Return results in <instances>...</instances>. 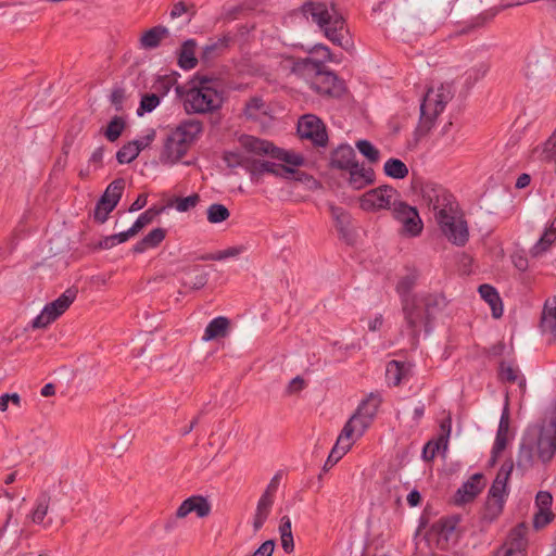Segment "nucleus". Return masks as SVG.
Returning <instances> with one entry per match:
<instances>
[{"mask_svg":"<svg viewBox=\"0 0 556 556\" xmlns=\"http://www.w3.org/2000/svg\"><path fill=\"white\" fill-rule=\"evenodd\" d=\"M298 134L302 139L309 140L315 147L328 144V132L325 123L314 114H305L298 122Z\"/></svg>","mask_w":556,"mask_h":556,"instance_id":"6","label":"nucleus"},{"mask_svg":"<svg viewBox=\"0 0 556 556\" xmlns=\"http://www.w3.org/2000/svg\"><path fill=\"white\" fill-rule=\"evenodd\" d=\"M509 412L508 408L505 407L501 418L500 424L495 437V441L493 446H495V453L496 452H504L508 444V432H509Z\"/></svg>","mask_w":556,"mask_h":556,"instance_id":"30","label":"nucleus"},{"mask_svg":"<svg viewBox=\"0 0 556 556\" xmlns=\"http://www.w3.org/2000/svg\"><path fill=\"white\" fill-rule=\"evenodd\" d=\"M443 188L441 185L434 182L420 184V192L422 200L428 206H433L434 203H439V195L442 194Z\"/></svg>","mask_w":556,"mask_h":556,"instance_id":"41","label":"nucleus"},{"mask_svg":"<svg viewBox=\"0 0 556 556\" xmlns=\"http://www.w3.org/2000/svg\"><path fill=\"white\" fill-rule=\"evenodd\" d=\"M382 399L377 393H370L357 406L355 413L344 425L341 438L352 439L354 434L359 438L372 424Z\"/></svg>","mask_w":556,"mask_h":556,"instance_id":"3","label":"nucleus"},{"mask_svg":"<svg viewBox=\"0 0 556 556\" xmlns=\"http://www.w3.org/2000/svg\"><path fill=\"white\" fill-rule=\"evenodd\" d=\"M478 291L480 293V296L490 305L492 316L494 318L502 317L503 303L497 290L489 283H483L479 286Z\"/></svg>","mask_w":556,"mask_h":556,"instance_id":"25","label":"nucleus"},{"mask_svg":"<svg viewBox=\"0 0 556 556\" xmlns=\"http://www.w3.org/2000/svg\"><path fill=\"white\" fill-rule=\"evenodd\" d=\"M166 233H167V231L164 228H161V227L154 228L148 235H146L143 237L144 243H148L150 249L156 248L165 239Z\"/></svg>","mask_w":556,"mask_h":556,"instance_id":"63","label":"nucleus"},{"mask_svg":"<svg viewBox=\"0 0 556 556\" xmlns=\"http://www.w3.org/2000/svg\"><path fill=\"white\" fill-rule=\"evenodd\" d=\"M455 198L448 192L446 189L442 191V194L439 195V203H434L432 208L440 213L442 210H446V213H452L454 211Z\"/></svg>","mask_w":556,"mask_h":556,"instance_id":"58","label":"nucleus"},{"mask_svg":"<svg viewBox=\"0 0 556 556\" xmlns=\"http://www.w3.org/2000/svg\"><path fill=\"white\" fill-rule=\"evenodd\" d=\"M424 229L422 219L419 216V212L416 211V216L410 215L407 219L402 223V232L409 237H417Z\"/></svg>","mask_w":556,"mask_h":556,"instance_id":"46","label":"nucleus"},{"mask_svg":"<svg viewBox=\"0 0 556 556\" xmlns=\"http://www.w3.org/2000/svg\"><path fill=\"white\" fill-rule=\"evenodd\" d=\"M375 182V172L371 167H365L357 162V167L348 177L349 186L354 190H361Z\"/></svg>","mask_w":556,"mask_h":556,"instance_id":"22","label":"nucleus"},{"mask_svg":"<svg viewBox=\"0 0 556 556\" xmlns=\"http://www.w3.org/2000/svg\"><path fill=\"white\" fill-rule=\"evenodd\" d=\"M127 99L126 90L123 87H114L110 94V103L117 113L124 111V102Z\"/></svg>","mask_w":556,"mask_h":556,"instance_id":"59","label":"nucleus"},{"mask_svg":"<svg viewBox=\"0 0 556 556\" xmlns=\"http://www.w3.org/2000/svg\"><path fill=\"white\" fill-rule=\"evenodd\" d=\"M497 14V10H489L476 16L469 25L459 30V35H466L477 27L484 26L488 22L493 20Z\"/></svg>","mask_w":556,"mask_h":556,"instance_id":"51","label":"nucleus"},{"mask_svg":"<svg viewBox=\"0 0 556 556\" xmlns=\"http://www.w3.org/2000/svg\"><path fill=\"white\" fill-rule=\"evenodd\" d=\"M397 190L390 185H381L377 188L366 191L359 198V206L366 212H377L380 210H390L393 205L391 201Z\"/></svg>","mask_w":556,"mask_h":556,"instance_id":"7","label":"nucleus"},{"mask_svg":"<svg viewBox=\"0 0 556 556\" xmlns=\"http://www.w3.org/2000/svg\"><path fill=\"white\" fill-rule=\"evenodd\" d=\"M197 41L195 39L185 40L177 51V64L185 71H190L198 65L195 56Z\"/></svg>","mask_w":556,"mask_h":556,"instance_id":"20","label":"nucleus"},{"mask_svg":"<svg viewBox=\"0 0 556 556\" xmlns=\"http://www.w3.org/2000/svg\"><path fill=\"white\" fill-rule=\"evenodd\" d=\"M117 204L114 202H105L104 204H101V199L99 198L93 211L94 222L100 225L104 224L108 220L110 213L113 212Z\"/></svg>","mask_w":556,"mask_h":556,"instance_id":"54","label":"nucleus"},{"mask_svg":"<svg viewBox=\"0 0 556 556\" xmlns=\"http://www.w3.org/2000/svg\"><path fill=\"white\" fill-rule=\"evenodd\" d=\"M231 40L232 39L229 35H224L218 40L211 41L210 43L205 45L201 53L202 62L207 63L213 59L219 56L226 49H228Z\"/></svg>","mask_w":556,"mask_h":556,"instance_id":"29","label":"nucleus"},{"mask_svg":"<svg viewBox=\"0 0 556 556\" xmlns=\"http://www.w3.org/2000/svg\"><path fill=\"white\" fill-rule=\"evenodd\" d=\"M77 292L78 291L76 288H68L58 299L45 306L50 312L51 319L56 320L62 314L66 312V309L75 301Z\"/></svg>","mask_w":556,"mask_h":556,"instance_id":"21","label":"nucleus"},{"mask_svg":"<svg viewBox=\"0 0 556 556\" xmlns=\"http://www.w3.org/2000/svg\"><path fill=\"white\" fill-rule=\"evenodd\" d=\"M176 78L170 75L157 76V78L152 85V89L154 90L153 93L162 100V98L169 92V90L174 85H176Z\"/></svg>","mask_w":556,"mask_h":556,"instance_id":"49","label":"nucleus"},{"mask_svg":"<svg viewBox=\"0 0 556 556\" xmlns=\"http://www.w3.org/2000/svg\"><path fill=\"white\" fill-rule=\"evenodd\" d=\"M127 126V122L125 117L119 115H114L105 127L100 129V134H102L106 140L110 142H115L124 132Z\"/></svg>","mask_w":556,"mask_h":556,"instance_id":"31","label":"nucleus"},{"mask_svg":"<svg viewBox=\"0 0 556 556\" xmlns=\"http://www.w3.org/2000/svg\"><path fill=\"white\" fill-rule=\"evenodd\" d=\"M177 134L179 146L185 147V143L191 144L198 139L203 131V123L195 118L182 121L174 130Z\"/></svg>","mask_w":556,"mask_h":556,"instance_id":"18","label":"nucleus"},{"mask_svg":"<svg viewBox=\"0 0 556 556\" xmlns=\"http://www.w3.org/2000/svg\"><path fill=\"white\" fill-rule=\"evenodd\" d=\"M185 13L189 14V18H188V23H189L192 20V17L197 14L195 5L193 3L187 4L185 1H178L173 4L172 10H170L172 18L179 17Z\"/></svg>","mask_w":556,"mask_h":556,"instance_id":"57","label":"nucleus"},{"mask_svg":"<svg viewBox=\"0 0 556 556\" xmlns=\"http://www.w3.org/2000/svg\"><path fill=\"white\" fill-rule=\"evenodd\" d=\"M505 498H493L486 496L483 507L482 519L488 522H493L503 513Z\"/></svg>","mask_w":556,"mask_h":556,"instance_id":"35","label":"nucleus"},{"mask_svg":"<svg viewBox=\"0 0 556 556\" xmlns=\"http://www.w3.org/2000/svg\"><path fill=\"white\" fill-rule=\"evenodd\" d=\"M551 71V63L547 58L542 55L539 58L528 56L527 64L525 67V75L528 79H538L540 77H547Z\"/></svg>","mask_w":556,"mask_h":556,"instance_id":"23","label":"nucleus"},{"mask_svg":"<svg viewBox=\"0 0 556 556\" xmlns=\"http://www.w3.org/2000/svg\"><path fill=\"white\" fill-rule=\"evenodd\" d=\"M556 240L554 236L547 233L546 231L543 232L539 241L534 244V247L531 250V253L533 256H538L541 253L547 251L552 243Z\"/></svg>","mask_w":556,"mask_h":556,"instance_id":"64","label":"nucleus"},{"mask_svg":"<svg viewBox=\"0 0 556 556\" xmlns=\"http://www.w3.org/2000/svg\"><path fill=\"white\" fill-rule=\"evenodd\" d=\"M530 428L533 430V441L538 458L543 464L549 463L556 452V416L547 425Z\"/></svg>","mask_w":556,"mask_h":556,"instance_id":"5","label":"nucleus"},{"mask_svg":"<svg viewBox=\"0 0 556 556\" xmlns=\"http://www.w3.org/2000/svg\"><path fill=\"white\" fill-rule=\"evenodd\" d=\"M333 14L328 11L326 3L306 1L301 7L304 16H311L324 30L325 36L336 46L349 50L352 46L350 31L344 17L337 13L334 3H331Z\"/></svg>","mask_w":556,"mask_h":556,"instance_id":"1","label":"nucleus"},{"mask_svg":"<svg viewBox=\"0 0 556 556\" xmlns=\"http://www.w3.org/2000/svg\"><path fill=\"white\" fill-rule=\"evenodd\" d=\"M329 210L336 222L337 230L343 238H346L349 233V226L351 224V215L341 206L330 205Z\"/></svg>","mask_w":556,"mask_h":556,"instance_id":"33","label":"nucleus"},{"mask_svg":"<svg viewBox=\"0 0 556 556\" xmlns=\"http://www.w3.org/2000/svg\"><path fill=\"white\" fill-rule=\"evenodd\" d=\"M437 220L443 235L455 245L464 247L469 239L467 223L464 219L455 220L454 216L442 210L437 213Z\"/></svg>","mask_w":556,"mask_h":556,"instance_id":"8","label":"nucleus"},{"mask_svg":"<svg viewBox=\"0 0 556 556\" xmlns=\"http://www.w3.org/2000/svg\"><path fill=\"white\" fill-rule=\"evenodd\" d=\"M405 364L400 361H390L387 365V379L389 381V384H392L394 387H397L401 384L404 375H405Z\"/></svg>","mask_w":556,"mask_h":556,"instance_id":"40","label":"nucleus"},{"mask_svg":"<svg viewBox=\"0 0 556 556\" xmlns=\"http://www.w3.org/2000/svg\"><path fill=\"white\" fill-rule=\"evenodd\" d=\"M164 206L153 205L146 210L132 224L131 228L135 233H139L146 226L150 225L156 216H159L163 211Z\"/></svg>","mask_w":556,"mask_h":556,"instance_id":"38","label":"nucleus"},{"mask_svg":"<svg viewBox=\"0 0 556 556\" xmlns=\"http://www.w3.org/2000/svg\"><path fill=\"white\" fill-rule=\"evenodd\" d=\"M200 202V195L198 193H192L185 198H175L173 202L168 203V206H172L173 203H175V207L178 212L185 213L189 210L197 206V204Z\"/></svg>","mask_w":556,"mask_h":556,"instance_id":"55","label":"nucleus"},{"mask_svg":"<svg viewBox=\"0 0 556 556\" xmlns=\"http://www.w3.org/2000/svg\"><path fill=\"white\" fill-rule=\"evenodd\" d=\"M125 184L124 178H116L109 184L105 191L100 197L101 204H104L105 202H114L115 204H118L125 189Z\"/></svg>","mask_w":556,"mask_h":556,"instance_id":"34","label":"nucleus"},{"mask_svg":"<svg viewBox=\"0 0 556 556\" xmlns=\"http://www.w3.org/2000/svg\"><path fill=\"white\" fill-rule=\"evenodd\" d=\"M207 220L211 224H219L227 220L230 216L229 210L220 203H213L206 211Z\"/></svg>","mask_w":556,"mask_h":556,"instance_id":"48","label":"nucleus"},{"mask_svg":"<svg viewBox=\"0 0 556 556\" xmlns=\"http://www.w3.org/2000/svg\"><path fill=\"white\" fill-rule=\"evenodd\" d=\"M321 67H323V62L311 59V58H305V59L295 60L293 62L292 72L298 75H304L305 73H311V72L316 74V70L321 68Z\"/></svg>","mask_w":556,"mask_h":556,"instance_id":"44","label":"nucleus"},{"mask_svg":"<svg viewBox=\"0 0 556 556\" xmlns=\"http://www.w3.org/2000/svg\"><path fill=\"white\" fill-rule=\"evenodd\" d=\"M177 134L173 130L166 137L163 149L160 154V161L162 164H175L179 162L189 151L190 146L185 143V147H180L178 142Z\"/></svg>","mask_w":556,"mask_h":556,"instance_id":"13","label":"nucleus"},{"mask_svg":"<svg viewBox=\"0 0 556 556\" xmlns=\"http://www.w3.org/2000/svg\"><path fill=\"white\" fill-rule=\"evenodd\" d=\"M223 91L213 87H190L189 98L185 101L188 114H205L219 110L223 105Z\"/></svg>","mask_w":556,"mask_h":556,"instance_id":"4","label":"nucleus"},{"mask_svg":"<svg viewBox=\"0 0 556 556\" xmlns=\"http://www.w3.org/2000/svg\"><path fill=\"white\" fill-rule=\"evenodd\" d=\"M195 513L199 518H205L211 514V504L202 495H192L186 498L176 510V518H186Z\"/></svg>","mask_w":556,"mask_h":556,"instance_id":"14","label":"nucleus"},{"mask_svg":"<svg viewBox=\"0 0 556 556\" xmlns=\"http://www.w3.org/2000/svg\"><path fill=\"white\" fill-rule=\"evenodd\" d=\"M534 451L533 430L528 428L519 444L516 462L517 469L525 471L534 465Z\"/></svg>","mask_w":556,"mask_h":556,"instance_id":"15","label":"nucleus"},{"mask_svg":"<svg viewBox=\"0 0 556 556\" xmlns=\"http://www.w3.org/2000/svg\"><path fill=\"white\" fill-rule=\"evenodd\" d=\"M406 271L407 274L401 277L396 283V292L401 296L402 311L412 343L417 344L420 334L421 308L417 303L418 295H410V291L419 278V271L414 267H406Z\"/></svg>","mask_w":556,"mask_h":556,"instance_id":"2","label":"nucleus"},{"mask_svg":"<svg viewBox=\"0 0 556 556\" xmlns=\"http://www.w3.org/2000/svg\"><path fill=\"white\" fill-rule=\"evenodd\" d=\"M527 532L528 525L526 522H519L509 531L505 544L517 553L525 552L528 546V540L526 538Z\"/></svg>","mask_w":556,"mask_h":556,"instance_id":"27","label":"nucleus"},{"mask_svg":"<svg viewBox=\"0 0 556 556\" xmlns=\"http://www.w3.org/2000/svg\"><path fill=\"white\" fill-rule=\"evenodd\" d=\"M239 142L242 148L250 153L256 155H268L274 159L277 147L268 140L261 139L250 135H242L239 138Z\"/></svg>","mask_w":556,"mask_h":556,"instance_id":"19","label":"nucleus"},{"mask_svg":"<svg viewBox=\"0 0 556 556\" xmlns=\"http://www.w3.org/2000/svg\"><path fill=\"white\" fill-rule=\"evenodd\" d=\"M274 160L285 162L287 166H291L293 168L303 166L305 164V159L303 155L287 151L279 147H277L275 151Z\"/></svg>","mask_w":556,"mask_h":556,"instance_id":"43","label":"nucleus"},{"mask_svg":"<svg viewBox=\"0 0 556 556\" xmlns=\"http://www.w3.org/2000/svg\"><path fill=\"white\" fill-rule=\"evenodd\" d=\"M432 90H429L422 99L420 104V117L419 123L414 131V137L416 141H419L421 138L426 137L432 127L434 126L437 117H432L429 114V110L432 105L431 99Z\"/></svg>","mask_w":556,"mask_h":556,"instance_id":"17","label":"nucleus"},{"mask_svg":"<svg viewBox=\"0 0 556 556\" xmlns=\"http://www.w3.org/2000/svg\"><path fill=\"white\" fill-rule=\"evenodd\" d=\"M279 481H280L279 473L275 475L271 478L270 482L268 483L264 493L262 494V496L260 497V500L257 502V506H256L257 508H261L263 510L270 513L273 504H274V497L278 490Z\"/></svg>","mask_w":556,"mask_h":556,"instance_id":"32","label":"nucleus"},{"mask_svg":"<svg viewBox=\"0 0 556 556\" xmlns=\"http://www.w3.org/2000/svg\"><path fill=\"white\" fill-rule=\"evenodd\" d=\"M249 160V156H245L240 152L225 151L223 153V161L229 168L243 167L245 169Z\"/></svg>","mask_w":556,"mask_h":556,"instance_id":"53","label":"nucleus"},{"mask_svg":"<svg viewBox=\"0 0 556 556\" xmlns=\"http://www.w3.org/2000/svg\"><path fill=\"white\" fill-rule=\"evenodd\" d=\"M485 486L484 476L481 472L473 473L455 492L453 503L456 506H463L471 503L482 492Z\"/></svg>","mask_w":556,"mask_h":556,"instance_id":"12","label":"nucleus"},{"mask_svg":"<svg viewBox=\"0 0 556 556\" xmlns=\"http://www.w3.org/2000/svg\"><path fill=\"white\" fill-rule=\"evenodd\" d=\"M418 305L421 308V321H424V329L426 333L432 331V324L435 319V314L444 309L447 305L446 298L443 293H426L418 295Z\"/></svg>","mask_w":556,"mask_h":556,"instance_id":"10","label":"nucleus"},{"mask_svg":"<svg viewBox=\"0 0 556 556\" xmlns=\"http://www.w3.org/2000/svg\"><path fill=\"white\" fill-rule=\"evenodd\" d=\"M462 521V516L458 514L440 518L431 527V530L439 535V545L441 549H444L448 544L451 535L455 532L457 526Z\"/></svg>","mask_w":556,"mask_h":556,"instance_id":"16","label":"nucleus"},{"mask_svg":"<svg viewBox=\"0 0 556 556\" xmlns=\"http://www.w3.org/2000/svg\"><path fill=\"white\" fill-rule=\"evenodd\" d=\"M264 160L250 157L245 170L250 174L251 180L258 184L261 177L265 174V170L261 166Z\"/></svg>","mask_w":556,"mask_h":556,"instance_id":"61","label":"nucleus"},{"mask_svg":"<svg viewBox=\"0 0 556 556\" xmlns=\"http://www.w3.org/2000/svg\"><path fill=\"white\" fill-rule=\"evenodd\" d=\"M247 250L244 245L229 247L226 250L205 253L198 257L200 261H224L229 257H237Z\"/></svg>","mask_w":556,"mask_h":556,"instance_id":"37","label":"nucleus"},{"mask_svg":"<svg viewBox=\"0 0 556 556\" xmlns=\"http://www.w3.org/2000/svg\"><path fill=\"white\" fill-rule=\"evenodd\" d=\"M50 500V495L47 492H42L38 496L36 507L31 513L33 522L37 525H41L43 522V519L48 514Z\"/></svg>","mask_w":556,"mask_h":556,"instance_id":"42","label":"nucleus"},{"mask_svg":"<svg viewBox=\"0 0 556 556\" xmlns=\"http://www.w3.org/2000/svg\"><path fill=\"white\" fill-rule=\"evenodd\" d=\"M517 369H515L511 365L506 363L505 361L500 362L498 365V378L502 381H506L509 383L516 382L518 376H517Z\"/></svg>","mask_w":556,"mask_h":556,"instance_id":"62","label":"nucleus"},{"mask_svg":"<svg viewBox=\"0 0 556 556\" xmlns=\"http://www.w3.org/2000/svg\"><path fill=\"white\" fill-rule=\"evenodd\" d=\"M355 147L369 163H377L379 161L380 151L369 140L359 139L356 141Z\"/></svg>","mask_w":556,"mask_h":556,"instance_id":"47","label":"nucleus"},{"mask_svg":"<svg viewBox=\"0 0 556 556\" xmlns=\"http://www.w3.org/2000/svg\"><path fill=\"white\" fill-rule=\"evenodd\" d=\"M542 320L546 328L552 333L556 334V296L553 298L552 302H545L542 313Z\"/></svg>","mask_w":556,"mask_h":556,"instance_id":"45","label":"nucleus"},{"mask_svg":"<svg viewBox=\"0 0 556 556\" xmlns=\"http://www.w3.org/2000/svg\"><path fill=\"white\" fill-rule=\"evenodd\" d=\"M357 162L354 149L348 143H341L330 152L328 167L345 172L350 176L351 172L357 167Z\"/></svg>","mask_w":556,"mask_h":556,"instance_id":"11","label":"nucleus"},{"mask_svg":"<svg viewBox=\"0 0 556 556\" xmlns=\"http://www.w3.org/2000/svg\"><path fill=\"white\" fill-rule=\"evenodd\" d=\"M142 150V144H137V142L129 141L117 151L116 160L119 164H128L137 159Z\"/></svg>","mask_w":556,"mask_h":556,"instance_id":"39","label":"nucleus"},{"mask_svg":"<svg viewBox=\"0 0 556 556\" xmlns=\"http://www.w3.org/2000/svg\"><path fill=\"white\" fill-rule=\"evenodd\" d=\"M312 88L319 94L333 98H340L346 90L344 80L333 72L327 71L324 64L321 68L316 70Z\"/></svg>","mask_w":556,"mask_h":556,"instance_id":"9","label":"nucleus"},{"mask_svg":"<svg viewBox=\"0 0 556 556\" xmlns=\"http://www.w3.org/2000/svg\"><path fill=\"white\" fill-rule=\"evenodd\" d=\"M261 166L265 170V174H271L276 177L280 178H290L287 176V172H289V166L285 164H277L274 162L265 161L262 162Z\"/></svg>","mask_w":556,"mask_h":556,"instance_id":"60","label":"nucleus"},{"mask_svg":"<svg viewBox=\"0 0 556 556\" xmlns=\"http://www.w3.org/2000/svg\"><path fill=\"white\" fill-rule=\"evenodd\" d=\"M383 172L388 177L394 179H404L408 175L406 164L395 157H391L384 163Z\"/></svg>","mask_w":556,"mask_h":556,"instance_id":"36","label":"nucleus"},{"mask_svg":"<svg viewBox=\"0 0 556 556\" xmlns=\"http://www.w3.org/2000/svg\"><path fill=\"white\" fill-rule=\"evenodd\" d=\"M230 320L225 316H218L212 319L205 328L203 340L213 341L225 338L229 333Z\"/></svg>","mask_w":556,"mask_h":556,"instance_id":"24","label":"nucleus"},{"mask_svg":"<svg viewBox=\"0 0 556 556\" xmlns=\"http://www.w3.org/2000/svg\"><path fill=\"white\" fill-rule=\"evenodd\" d=\"M346 440V438H341V434L339 435L337 443L330 451L328 458L326 459L321 472L318 476V481L320 482L323 480V473L329 471L351 448L352 443L348 442L346 444H342ZM350 439H348L349 441Z\"/></svg>","mask_w":556,"mask_h":556,"instance_id":"26","label":"nucleus"},{"mask_svg":"<svg viewBox=\"0 0 556 556\" xmlns=\"http://www.w3.org/2000/svg\"><path fill=\"white\" fill-rule=\"evenodd\" d=\"M161 99L151 93H143L140 99L139 108L137 109L138 116H142L146 113H151L160 104Z\"/></svg>","mask_w":556,"mask_h":556,"instance_id":"52","label":"nucleus"},{"mask_svg":"<svg viewBox=\"0 0 556 556\" xmlns=\"http://www.w3.org/2000/svg\"><path fill=\"white\" fill-rule=\"evenodd\" d=\"M416 211H418L416 206H412L404 201H393L392 215L401 224L410 215L416 216Z\"/></svg>","mask_w":556,"mask_h":556,"instance_id":"50","label":"nucleus"},{"mask_svg":"<svg viewBox=\"0 0 556 556\" xmlns=\"http://www.w3.org/2000/svg\"><path fill=\"white\" fill-rule=\"evenodd\" d=\"M134 438L135 433L130 429H128L125 431V433L117 438L116 442L111 444V448L114 450L117 454L122 455L126 451H128Z\"/></svg>","mask_w":556,"mask_h":556,"instance_id":"56","label":"nucleus"},{"mask_svg":"<svg viewBox=\"0 0 556 556\" xmlns=\"http://www.w3.org/2000/svg\"><path fill=\"white\" fill-rule=\"evenodd\" d=\"M168 35L169 30L167 27L156 25L142 34L140 38L141 47L144 49H155L160 46L162 39L166 38Z\"/></svg>","mask_w":556,"mask_h":556,"instance_id":"28","label":"nucleus"}]
</instances>
